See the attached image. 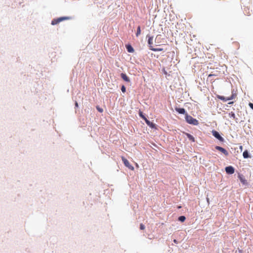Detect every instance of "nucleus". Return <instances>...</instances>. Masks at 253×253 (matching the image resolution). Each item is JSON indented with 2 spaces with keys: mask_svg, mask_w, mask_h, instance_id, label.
Listing matches in <instances>:
<instances>
[{
  "mask_svg": "<svg viewBox=\"0 0 253 253\" xmlns=\"http://www.w3.org/2000/svg\"><path fill=\"white\" fill-rule=\"evenodd\" d=\"M215 148L217 150L220 151L221 152L223 153L225 156L228 155V154H229L228 152L224 148H223L220 146H216Z\"/></svg>",
  "mask_w": 253,
  "mask_h": 253,
  "instance_id": "nucleus-7",
  "label": "nucleus"
},
{
  "mask_svg": "<svg viewBox=\"0 0 253 253\" xmlns=\"http://www.w3.org/2000/svg\"><path fill=\"white\" fill-rule=\"evenodd\" d=\"M236 94L235 93H234L233 91H232V94L230 96V97H225L223 96H221V95H216V97L221 100H222L223 101H224V102H226V101H227L228 100H232V99H235L236 97Z\"/></svg>",
  "mask_w": 253,
  "mask_h": 253,
  "instance_id": "nucleus-2",
  "label": "nucleus"
},
{
  "mask_svg": "<svg viewBox=\"0 0 253 253\" xmlns=\"http://www.w3.org/2000/svg\"><path fill=\"white\" fill-rule=\"evenodd\" d=\"M212 135L220 141L223 142L224 141L223 138L220 136L219 133L216 130L212 131Z\"/></svg>",
  "mask_w": 253,
  "mask_h": 253,
  "instance_id": "nucleus-5",
  "label": "nucleus"
},
{
  "mask_svg": "<svg viewBox=\"0 0 253 253\" xmlns=\"http://www.w3.org/2000/svg\"><path fill=\"white\" fill-rule=\"evenodd\" d=\"M249 106L253 110V104L252 103H250Z\"/></svg>",
  "mask_w": 253,
  "mask_h": 253,
  "instance_id": "nucleus-23",
  "label": "nucleus"
},
{
  "mask_svg": "<svg viewBox=\"0 0 253 253\" xmlns=\"http://www.w3.org/2000/svg\"><path fill=\"white\" fill-rule=\"evenodd\" d=\"M121 76L122 77V78L125 81L127 82H130V80L129 79V78L126 76V74H124V73H122L121 75Z\"/></svg>",
  "mask_w": 253,
  "mask_h": 253,
  "instance_id": "nucleus-12",
  "label": "nucleus"
},
{
  "mask_svg": "<svg viewBox=\"0 0 253 253\" xmlns=\"http://www.w3.org/2000/svg\"><path fill=\"white\" fill-rule=\"evenodd\" d=\"M158 36H157L156 37V40H157V39L158 38Z\"/></svg>",
  "mask_w": 253,
  "mask_h": 253,
  "instance_id": "nucleus-31",
  "label": "nucleus"
},
{
  "mask_svg": "<svg viewBox=\"0 0 253 253\" xmlns=\"http://www.w3.org/2000/svg\"><path fill=\"white\" fill-rule=\"evenodd\" d=\"M145 123L151 128H156V125L155 124L151 122L148 120H146Z\"/></svg>",
  "mask_w": 253,
  "mask_h": 253,
  "instance_id": "nucleus-10",
  "label": "nucleus"
},
{
  "mask_svg": "<svg viewBox=\"0 0 253 253\" xmlns=\"http://www.w3.org/2000/svg\"><path fill=\"white\" fill-rule=\"evenodd\" d=\"M163 50V48H151V50L152 51H162Z\"/></svg>",
  "mask_w": 253,
  "mask_h": 253,
  "instance_id": "nucleus-18",
  "label": "nucleus"
},
{
  "mask_svg": "<svg viewBox=\"0 0 253 253\" xmlns=\"http://www.w3.org/2000/svg\"><path fill=\"white\" fill-rule=\"evenodd\" d=\"M96 109H97V110L99 112H101V113L103 112V109H102V108H100V107H98V106H97V107H96Z\"/></svg>",
  "mask_w": 253,
  "mask_h": 253,
  "instance_id": "nucleus-21",
  "label": "nucleus"
},
{
  "mask_svg": "<svg viewBox=\"0 0 253 253\" xmlns=\"http://www.w3.org/2000/svg\"><path fill=\"white\" fill-rule=\"evenodd\" d=\"M207 201L208 203H210V200H209V199L208 198H207Z\"/></svg>",
  "mask_w": 253,
  "mask_h": 253,
  "instance_id": "nucleus-28",
  "label": "nucleus"
},
{
  "mask_svg": "<svg viewBox=\"0 0 253 253\" xmlns=\"http://www.w3.org/2000/svg\"><path fill=\"white\" fill-rule=\"evenodd\" d=\"M243 156L245 159L251 158V156L249 155L248 151L247 150L243 152Z\"/></svg>",
  "mask_w": 253,
  "mask_h": 253,
  "instance_id": "nucleus-15",
  "label": "nucleus"
},
{
  "mask_svg": "<svg viewBox=\"0 0 253 253\" xmlns=\"http://www.w3.org/2000/svg\"><path fill=\"white\" fill-rule=\"evenodd\" d=\"M225 171L227 173L231 174L234 173L235 169L233 167L228 166L225 168Z\"/></svg>",
  "mask_w": 253,
  "mask_h": 253,
  "instance_id": "nucleus-6",
  "label": "nucleus"
},
{
  "mask_svg": "<svg viewBox=\"0 0 253 253\" xmlns=\"http://www.w3.org/2000/svg\"><path fill=\"white\" fill-rule=\"evenodd\" d=\"M122 160L125 166L126 167L128 168L129 169H130L131 170H134V167L130 164L129 162L124 157L122 156Z\"/></svg>",
  "mask_w": 253,
  "mask_h": 253,
  "instance_id": "nucleus-3",
  "label": "nucleus"
},
{
  "mask_svg": "<svg viewBox=\"0 0 253 253\" xmlns=\"http://www.w3.org/2000/svg\"><path fill=\"white\" fill-rule=\"evenodd\" d=\"M238 177L241 182L244 185H247L248 184L247 181L245 177L242 174H239Z\"/></svg>",
  "mask_w": 253,
  "mask_h": 253,
  "instance_id": "nucleus-9",
  "label": "nucleus"
},
{
  "mask_svg": "<svg viewBox=\"0 0 253 253\" xmlns=\"http://www.w3.org/2000/svg\"><path fill=\"white\" fill-rule=\"evenodd\" d=\"M185 135L187 136V137L190 140L192 141V142L195 141V138L192 135L188 133H185Z\"/></svg>",
  "mask_w": 253,
  "mask_h": 253,
  "instance_id": "nucleus-14",
  "label": "nucleus"
},
{
  "mask_svg": "<svg viewBox=\"0 0 253 253\" xmlns=\"http://www.w3.org/2000/svg\"><path fill=\"white\" fill-rule=\"evenodd\" d=\"M139 116L142 118L143 119L145 122H146V120H148L143 114V113L142 112H141V111H139Z\"/></svg>",
  "mask_w": 253,
  "mask_h": 253,
  "instance_id": "nucleus-16",
  "label": "nucleus"
},
{
  "mask_svg": "<svg viewBox=\"0 0 253 253\" xmlns=\"http://www.w3.org/2000/svg\"><path fill=\"white\" fill-rule=\"evenodd\" d=\"M232 116H233V117H234V116H235V114H234V113H232Z\"/></svg>",
  "mask_w": 253,
  "mask_h": 253,
  "instance_id": "nucleus-29",
  "label": "nucleus"
},
{
  "mask_svg": "<svg viewBox=\"0 0 253 253\" xmlns=\"http://www.w3.org/2000/svg\"><path fill=\"white\" fill-rule=\"evenodd\" d=\"M186 121L189 124L197 126L199 124L198 121L194 119L192 116L189 115L188 114L185 115Z\"/></svg>",
  "mask_w": 253,
  "mask_h": 253,
  "instance_id": "nucleus-1",
  "label": "nucleus"
},
{
  "mask_svg": "<svg viewBox=\"0 0 253 253\" xmlns=\"http://www.w3.org/2000/svg\"><path fill=\"white\" fill-rule=\"evenodd\" d=\"M173 242L175 244H178V241L176 239L173 240Z\"/></svg>",
  "mask_w": 253,
  "mask_h": 253,
  "instance_id": "nucleus-26",
  "label": "nucleus"
},
{
  "mask_svg": "<svg viewBox=\"0 0 253 253\" xmlns=\"http://www.w3.org/2000/svg\"><path fill=\"white\" fill-rule=\"evenodd\" d=\"M147 37L148 38V43L149 45V48L150 50H151V48H153V37H151V36H149L148 35L147 36Z\"/></svg>",
  "mask_w": 253,
  "mask_h": 253,
  "instance_id": "nucleus-8",
  "label": "nucleus"
},
{
  "mask_svg": "<svg viewBox=\"0 0 253 253\" xmlns=\"http://www.w3.org/2000/svg\"><path fill=\"white\" fill-rule=\"evenodd\" d=\"M69 19V18L68 17H62L58 18L57 19H54L51 21V24L53 25H56V24H58L59 22H60L64 20H67V19Z\"/></svg>",
  "mask_w": 253,
  "mask_h": 253,
  "instance_id": "nucleus-4",
  "label": "nucleus"
},
{
  "mask_svg": "<svg viewBox=\"0 0 253 253\" xmlns=\"http://www.w3.org/2000/svg\"><path fill=\"white\" fill-rule=\"evenodd\" d=\"M126 48L128 52L132 53L134 51L133 48L129 44L126 45Z\"/></svg>",
  "mask_w": 253,
  "mask_h": 253,
  "instance_id": "nucleus-13",
  "label": "nucleus"
},
{
  "mask_svg": "<svg viewBox=\"0 0 253 253\" xmlns=\"http://www.w3.org/2000/svg\"><path fill=\"white\" fill-rule=\"evenodd\" d=\"M185 219L186 218L184 216H180L178 217V220L181 222H184Z\"/></svg>",
  "mask_w": 253,
  "mask_h": 253,
  "instance_id": "nucleus-19",
  "label": "nucleus"
},
{
  "mask_svg": "<svg viewBox=\"0 0 253 253\" xmlns=\"http://www.w3.org/2000/svg\"><path fill=\"white\" fill-rule=\"evenodd\" d=\"M121 90L123 92H126V87L124 85H123L121 87Z\"/></svg>",
  "mask_w": 253,
  "mask_h": 253,
  "instance_id": "nucleus-22",
  "label": "nucleus"
},
{
  "mask_svg": "<svg viewBox=\"0 0 253 253\" xmlns=\"http://www.w3.org/2000/svg\"><path fill=\"white\" fill-rule=\"evenodd\" d=\"M75 106L76 107H78V103H77V102H76L75 103Z\"/></svg>",
  "mask_w": 253,
  "mask_h": 253,
  "instance_id": "nucleus-27",
  "label": "nucleus"
},
{
  "mask_svg": "<svg viewBox=\"0 0 253 253\" xmlns=\"http://www.w3.org/2000/svg\"><path fill=\"white\" fill-rule=\"evenodd\" d=\"M239 148H240V150L242 151L243 150V146L241 145L239 147Z\"/></svg>",
  "mask_w": 253,
  "mask_h": 253,
  "instance_id": "nucleus-25",
  "label": "nucleus"
},
{
  "mask_svg": "<svg viewBox=\"0 0 253 253\" xmlns=\"http://www.w3.org/2000/svg\"><path fill=\"white\" fill-rule=\"evenodd\" d=\"M213 76H216V75L214 74H210V75H209L208 77L210 78V77Z\"/></svg>",
  "mask_w": 253,
  "mask_h": 253,
  "instance_id": "nucleus-24",
  "label": "nucleus"
},
{
  "mask_svg": "<svg viewBox=\"0 0 253 253\" xmlns=\"http://www.w3.org/2000/svg\"><path fill=\"white\" fill-rule=\"evenodd\" d=\"M233 103V102H230L228 103L229 104H232Z\"/></svg>",
  "mask_w": 253,
  "mask_h": 253,
  "instance_id": "nucleus-30",
  "label": "nucleus"
},
{
  "mask_svg": "<svg viewBox=\"0 0 253 253\" xmlns=\"http://www.w3.org/2000/svg\"><path fill=\"white\" fill-rule=\"evenodd\" d=\"M175 109L179 114H185V115H186V114H187L186 113L185 109H184V108H179L176 107L175 108Z\"/></svg>",
  "mask_w": 253,
  "mask_h": 253,
  "instance_id": "nucleus-11",
  "label": "nucleus"
},
{
  "mask_svg": "<svg viewBox=\"0 0 253 253\" xmlns=\"http://www.w3.org/2000/svg\"><path fill=\"white\" fill-rule=\"evenodd\" d=\"M140 34H141V29H140V26H138V27L137 28L136 36L138 37L140 35Z\"/></svg>",
  "mask_w": 253,
  "mask_h": 253,
  "instance_id": "nucleus-17",
  "label": "nucleus"
},
{
  "mask_svg": "<svg viewBox=\"0 0 253 253\" xmlns=\"http://www.w3.org/2000/svg\"><path fill=\"white\" fill-rule=\"evenodd\" d=\"M145 227L144 225H143L142 223H141L140 225V229L141 230H144L145 229Z\"/></svg>",
  "mask_w": 253,
  "mask_h": 253,
  "instance_id": "nucleus-20",
  "label": "nucleus"
}]
</instances>
